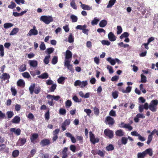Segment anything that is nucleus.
<instances>
[{"instance_id":"0eeeda50","label":"nucleus","mask_w":158,"mask_h":158,"mask_svg":"<svg viewBox=\"0 0 158 158\" xmlns=\"http://www.w3.org/2000/svg\"><path fill=\"white\" fill-rule=\"evenodd\" d=\"M51 143L50 140L48 139H44L41 141L40 144L42 147L49 145Z\"/></svg>"},{"instance_id":"603ef678","label":"nucleus","mask_w":158,"mask_h":158,"mask_svg":"<svg viewBox=\"0 0 158 158\" xmlns=\"http://www.w3.org/2000/svg\"><path fill=\"white\" fill-rule=\"evenodd\" d=\"M11 94L13 96H15L17 93V91L15 88L12 87L10 89Z\"/></svg>"},{"instance_id":"473e14b6","label":"nucleus","mask_w":158,"mask_h":158,"mask_svg":"<svg viewBox=\"0 0 158 158\" xmlns=\"http://www.w3.org/2000/svg\"><path fill=\"white\" fill-rule=\"evenodd\" d=\"M4 47L2 45H0V56L2 57L4 56Z\"/></svg>"},{"instance_id":"338daca9","label":"nucleus","mask_w":158,"mask_h":158,"mask_svg":"<svg viewBox=\"0 0 158 158\" xmlns=\"http://www.w3.org/2000/svg\"><path fill=\"white\" fill-rule=\"evenodd\" d=\"M40 48L41 50H44L45 49V45L44 42L41 43L40 46Z\"/></svg>"},{"instance_id":"774afa93","label":"nucleus","mask_w":158,"mask_h":158,"mask_svg":"<svg viewBox=\"0 0 158 158\" xmlns=\"http://www.w3.org/2000/svg\"><path fill=\"white\" fill-rule=\"evenodd\" d=\"M70 149L73 152H75L76 151V147L74 145H71L70 146Z\"/></svg>"},{"instance_id":"37998d69","label":"nucleus","mask_w":158,"mask_h":158,"mask_svg":"<svg viewBox=\"0 0 158 158\" xmlns=\"http://www.w3.org/2000/svg\"><path fill=\"white\" fill-rule=\"evenodd\" d=\"M70 19H72V22H77V17L73 15H71Z\"/></svg>"},{"instance_id":"f257e3e1","label":"nucleus","mask_w":158,"mask_h":158,"mask_svg":"<svg viewBox=\"0 0 158 158\" xmlns=\"http://www.w3.org/2000/svg\"><path fill=\"white\" fill-rule=\"evenodd\" d=\"M40 20L44 22L45 23L48 24L51 22H53V17L51 16L43 15L41 16Z\"/></svg>"},{"instance_id":"e433bc0d","label":"nucleus","mask_w":158,"mask_h":158,"mask_svg":"<svg viewBox=\"0 0 158 158\" xmlns=\"http://www.w3.org/2000/svg\"><path fill=\"white\" fill-rule=\"evenodd\" d=\"M124 128L127 129L129 131L132 130L133 129L132 127L129 124H125Z\"/></svg>"},{"instance_id":"bb28decb","label":"nucleus","mask_w":158,"mask_h":158,"mask_svg":"<svg viewBox=\"0 0 158 158\" xmlns=\"http://www.w3.org/2000/svg\"><path fill=\"white\" fill-rule=\"evenodd\" d=\"M116 1L114 0H110L109 2V3L106 6L107 8H111L114 4Z\"/></svg>"},{"instance_id":"412c9836","label":"nucleus","mask_w":158,"mask_h":158,"mask_svg":"<svg viewBox=\"0 0 158 158\" xmlns=\"http://www.w3.org/2000/svg\"><path fill=\"white\" fill-rule=\"evenodd\" d=\"M145 155L146 154H148L150 156H152L153 155V152L152 149L151 148H149L146 149L144 151Z\"/></svg>"},{"instance_id":"c9c22d12","label":"nucleus","mask_w":158,"mask_h":158,"mask_svg":"<svg viewBox=\"0 0 158 158\" xmlns=\"http://www.w3.org/2000/svg\"><path fill=\"white\" fill-rule=\"evenodd\" d=\"M129 36V34L127 32H124L120 36V38L122 39L123 38H127Z\"/></svg>"},{"instance_id":"72a5a7b5","label":"nucleus","mask_w":158,"mask_h":158,"mask_svg":"<svg viewBox=\"0 0 158 158\" xmlns=\"http://www.w3.org/2000/svg\"><path fill=\"white\" fill-rule=\"evenodd\" d=\"M141 81L139 82V83H145L147 81V78L143 74H141Z\"/></svg>"},{"instance_id":"1a4fd4ad","label":"nucleus","mask_w":158,"mask_h":158,"mask_svg":"<svg viewBox=\"0 0 158 158\" xmlns=\"http://www.w3.org/2000/svg\"><path fill=\"white\" fill-rule=\"evenodd\" d=\"M70 123V120L69 119H66L63 123L61 127L63 131H64L66 130V126L69 125Z\"/></svg>"},{"instance_id":"6e6d98bb","label":"nucleus","mask_w":158,"mask_h":158,"mask_svg":"<svg viewBox=\"0 0 158 158\" xmlns=\"http://www.w3.org/2000/svg\"><path fill=\"white\" fill-rule=\"evenodd\" d=\"M94 114L96 115H98L99 114V109L96 107H95L94 108Z\"/></svg>"},{"instance_id":"9d476101","label":"nucleus","mask_w":158,"mask_h":158,"mask_svg":"<svg viewBox=\"0 0 158 158\" xmlns=\"http://www.w3.org/2000/svg\"><path fill=\"white\" fill-rule=\"evenodd\" d=\"M27 138H19L18 141V145L20 146L23 145L27 141Z\"/></svg>"},{"instance_id":"6ab92c4d","label":"nucleus","mask_w":158,"mask_h":158,"mask_svg":"<svg viewBox=\"0 0 158 158\" xmlns=\"http://www.w3.org/2000/svg\"><path fill=\"white\" fill-rule=\"evenodd\" d=\"M107 22L106 20H101L99 23V26L101 27H105L107 24Z\"/></svg>"},{"instance_id":"6e6552de","label":"nucleus","mask_w":158,"mask_h":158,"mask_svg":"<svg viewBox=\"0 0 158 158\" xmlns=\"http://www.w3.org/2000/svg\"><path fill=\"white\" fill-rule=\"evenodd\" d=\"M38 31L36 29V27L35 26H33V28L31 29L28 32V35L30 36L32 35H36L38 34Z\"/></svg>"},{"instance_id":"423d86ee","label":"nucleus","mask_w":158,"mask_h":158,"mask_svg":"<svg viewBox=\"0 0 158 158\" xmlns=\"http://www.w3.org/2000/svg\"><path fill=\"white\" fill-rule=\"evenodd\" d=\"M70 61H66L65 62H64V66H66L72 73H73L74 70L73 68L72 65L70 64Z\"/></svg>"},{"instance_id":"5701e85b","label":"nucleus","mask_w":158,"mask_h":158,"mask_svg":"<svg viewBox=\"0 0 158 158\" xmlns=\"http://www.w3.org/2000/svg\"><path fill=\"white\" fill-rule=\"evenodd\" d=\"M48 77V74L47 73H42L40 75H39L37 77L40 78L44 79L47 78Z\"/></svg>"},{"instance_id":"0e129e2a","label":"nucleus","mask_w":158,"mask_h":158,"mask_svg":"<svg viewBox=\"0 0 158 158\" xmlns=\"http://www.w3.org/2000/svg\"><path fill=\"white\" fill-rule=\"evenodd\" d=\"M118 45L121 47H123L124 48H127L129 46V45L128 44H124L122 42L119 43L118 44Z\"/></svg>"},{"instance_id":"aec40b11","label":"nucleus","mask_w":158,"mask_h":158,"mask_svg":"<svg viewBox=\"0 0 158 158\" xmlns=\"http://www.w3.org/2000/svg\"><path fill=\"white\" fill-rule=\"evenodd\" d=\"M20 120V118L18 116H15L12 120V122L14 123H19Z\"/></svg>"},{"instance_id":"a18cd8bd","label":"nucleus","mask_w":158,"mask_h":158,"mask_svg":"<svg viewBox=\"0 0 158 158\" xmlns=\"http://www.w3.org/2000/svg\"><path fill=\"white\" fill-rule=\"evenodd\" d=\"M74 40V38L72 34H70L68 37V41L70 43L73 42Z\"/></svg>"},{"instance_id":"2eb2a0df","label":"nucleus","mask_w":158,"mask_h":158,"mask_svg":"<svg viewBox=\"0 0 158 158\" xmlns=\"http://www.w3.org/2000/svg\"><path fill=\"white\" fill-rule=\"evenodd\" d=\"M10 131L12 132H14L16 135H19L21 133V130L19 128H18L16 129L15 128H12L10 129Z\"/></svg>"},{"instance_id":"69168bd1","label":"nucleus","mask_w":158,"mask_h":158,"mask_svg":"<svg viewBox=\"0 0 158 158\" xmlns=\"http://www.w3.org/2000/svg\"><path fill=\"white\" fill-rule=\"evenodd\" d=\"M109 115L112 116H116V114L115 111L113 110H111L109 112Z\"/></svg>"},{"instance_id":"13d9d810","label":"nucleus","mask_w":158,"mask_h":158,"mask_svg":"<svg viewBox=\"0 0 158 158\" xmlns=\"http://www.w3.org/2000/svg\"><path fill=\"white\" fill-rule=\"evenodd\" d=\"M10 3L11 4L8 6V7L9 8L12 9L16 7V5L15 3L12 1L10 2Z\"/></svg>"},{"instance_id":"c85d7f7f","label":"nucleus","mask_w":158,"mask_h":158,"mask_svg":"<svg viewBox=\"0 0 158 158\" xmlns=\"http://www.w3.org/2000/svg\"><path fill=\"white\" fill-rule=\"evenodd\" d=\"M56 84H53L51 86L49 89L48 92H53L56 88Z\"/></svg>"},{"instance_id":"f03ea898","label":"nucleus","mask_w":158,"mask_h":158,"mask_svg":"<svg viewBox=\"0 0 158 158\" xmlns=\"http://www.w3.org/2000/svg\"><path fill=\"white\" fill-rule=\"evenodd\" d=\"M104 134L106 137L110 139H111L114 137V132L112 130L109 129H105L104 131Z\"/></svg>"},{"instance_id":"bf43d9fd","label":"nucleus","mask_w":158,"mask_h":158,"mask_svg":"<svg viewBox=\"0 0 158 158\" xmlns=\"http://www.w3.org/2000/svg\"><path fill=\"white\" fill-rule=\"evenodd\" d=\"M102 44L106 45H110V43L107 40H103L101 42Z\"/></svg>"},{"instance_id":"b1692460","label":"nucleus","mask_w":158,"mask_h":158,"mask_svg":"<svg viewBox=\"0 0 158 158\" xmlns=\"http://www.w3.org/2000/svg\"><path fill=\"white\" fill-rule=\"evenodd\" d=\"M25 83L24 81L22 79L18 80L17 82V85L19 87L24 86Z\"/></svg>"},{"instance_id":"4468645a","label":"nucleus","mask_w":158,"mask_h":158,"mask_svg":"<svg viewBox=\"0 0 158 158\" xmlns=\"http://www.w3.org/2000/svg\"><path fill=\"white\" fill-rule=\"evenodd\" d=\"M108 39L111 41H114L116 40V37L114 34L111 32H110L108 34Z\"/></svg>"},{"instance_id":"3c124183","label":"nucleus","mask_w":158,"mask_h":158,"mask_svg":"<svg viewBox=\"0 0 158 158\" xmlns=\"http://www.w3.org/2000/svg\"><path fill=\"white\" fill-rule=\"evenodd\" d=\"M73 99L76 102H80L81 101V99H79L76 95L74 96L73 97Z\"/></svg>"},{"instance_id":"f704fd0d","label":"nucleus","mask_w":158,"mask_h":158,"mask_svg":"<svg viewBox=\"0 0 158 158\" xmlns=\"http://www.w3.org/2000/svg\"><path fill=\"white\" fill-rule=\"evenodd\" d=\"M6 115L8 118H11L14 115V114L12 111H8L6 112Z\"/></svg>"},{"instance_id":"f3484780","label":"nucleus","mask_w":158,"mask_h":158,"mask_svg":"<svg viewBox=\"0 0 158 158\" xmlns=\"http://www.w3.org/2000/svg\"><path fill=\"white\" fill-rule=\"evenodd\" d=\"M29 63L30 66L33 67H37L38 65V62L35 60H29Z\"/></svg>"},{"instance_id":"c756f323","label":"nucleus","mask_w":158,"mask_h":158,"mask_svg":"<svg viewBox=\"0 0 158 158\" xmlns=\"http://www.w3.org/2000/svg\"><path fill=\"white\" fill-rule=\"evenodd\" d=\"M26 69V66L25 64L21 65L19 68V70L20 72H23Z\"/></svg>"},{"instance_id":"de8ad7c7","label":"nucleus","mask_w":158,"mask_h":158,"mask_svg":"<svg viewBox=\"0 0 158 158\" xmlns=\"http://www.w3.org/2000/svg\"><path fill=\"white\" fill-rule=\"evenodd\" d=\"M87 26L86 24H85L83 26L81 25H78L76 27V29L79 30H83L84 28H86Z\"/></svg>"},{"instance_id":"e2e57ef3","label":"nucleus","mask_w":158,"mask_h":158,"mask_svg":"<svg viewBox=\"0 0 158 158\" xmlns=\"http://www.w3.org/2000/svg\"><path fill=\"white\" fill-rule=\"evenodd\" d=\"M35 87V84H34L33 85L30 86L29 87V89L30 91V94H32L34 91V89Z\"/></svg>"},{"instance_id":"393cba45","label":"nucleus","mask_w":158,"mask_h":158,"mask_svg":"<svg viewBox=\"0 0 158 158\" xmlns=\"http://www.w3.org/2000/svg\"><path fill=\"white\" fill-rule=\"evenodd\" d=\"M81 7L83 10H89L92 9L91 7H90L88 5L85 4H82Z\"/></svg>"},{"instance_id":"dca6fc26","label":"nucleus","mask_w":158,"mask_h":158,"mask_svg":"<svg viewBox=\"0 0 158 158\" xmlns=\"http://www.w3.org/2000/svg\"><path fill=\"white\" fill-rule=\"evenodd\" d=\"M10 77L9 74L6 73H3L0 77L1 79L4 80L9 79Z\"/></svg>"},{"instance_id":"a19ab883","label":"nucleus","mask_w":158,"mask_h":158,"mask_svg":"<svg viewBox=\"0 0 158 158\" xmlns=\"http://www.w3.org/2000/svg\"><path fill=\"white\" fill-rule=\"evenodd\" d=\"M121 143L125 145L127 143V139L126 137H122L121 139Z\"/></svg>"},{"instance_id":"09e8293b","label":"nucleus","mask_w":158,"mask_h":158,"mask_svg":"<svg viewBox=\"0 0 158 158\" xmlns=\"http://www.w3.org/2000/svg\"><path fill=\"white\" fill-rule=\"evenodd\" d=\"M59 114L62 115H65L66 113V110L62 108H60L59 110Z\"/></svg>"},{"instance_id":"20e7f679","label":"nucleus","mask_w":158,"mask_h":158,"mask_svg":"<svg viewBox=\"0 0 158 158\" xmlns=\"http://www.w3.org/2000/svg\"><path fill=\"white\" fill-rule=\"evenodd\" d=\"M157 130L156 129H154L150 135H148V140L147 141V143L149 145L150 144L151 142L152 141V138L153 135L155 134H156V135H157Z\"/></svg>"},{"instance_id":"c03bdc74","label":"nucleus","mask_w":158,"mask_h":158,"mask_svg":"<svg viewBox=\"0 0 158 158\" xmlns=\"http://www.w3.org/2000/svg\"><path fill=\"white\" fill-rule=\"evenodd\" d=\"M145 156V155L144 151L142 152H139L137 154V158H143Z\"/></svg>"},{"instance_id":"ddd939ff","label":"nucleus","mask_w":158,"mask_h":158,"mask_svg":"<svg viewBox=\"0 0 158 158\" xmlns=\"http://www.w3.org/2000/svg\"><path fill=\"white\" fill-rule=\"evenodd\" d=\"M68 151V148L67 147H64L63 149L61 154L62 155V158H67L68 156V154L67 152Z\"/></svg>"},{"instance_id":"a211bd4d","label":"nucleus","mask_w":158,"mask_h":158,"mask_svg":"<svg viewBox=\"0 0 158 158\" xmlns=\"http://www.w3.org/2000/svg\"><path fill=\"white\" fill-rule=\"evenodd\" d=\"M132 87L131 86H127L126 87V89L124 90V89H122V90H120V89L119 90L121 91L123 93H129L131 91Z\"/></svg>"},{"instance_id":"58836bf2","label":"nucleus","mask_w":158,"mask_h":158,"mask_svg":"<svg viewBox=\"0 0 158 158\" xmlns=\"http://www.w3.org/2000/svg\"><path fill=\"white\" fill-rule=\"evenodd\" d=\"M50 57V55H48V56H46L44 60V62L46 64H48L49 62V59Z\"/></svg>"},{"instance_id":"cd10ccee","label":"nucleus","mask_w":158,"mask_h":158,"mask_svg":"<svg viewBox=\"0 0 158 158\" xmlns=\"http://www.w3.org/2000/svg\"><path fill=\"white\" fill-rule=\"evenodd\" d=\"M19 31V29L18 28H15L10 32V35H14L16 34Z\"/></svg>"},{"instance_id":"2f4dec72","label":"nucleus","mask_w":158,"mask_h":158,"mask_svg":"<svg viewBox=\"0 0 158 158\" xmlns=\"http://www.w3.org/2000/svg\"><path fill=\"white\" fill-rule=\"evenodd\" d=\"M13 24L11 23H6L4 24L3 27L5 29H8L12 27Z\"/></svg>"},{"instance_id":"864d4df0","label":"nucleus","mask_w":158,"mask_h":158,"mask_svg":"<svg viewBox=\"0 0 158 158\" xmlns=\"http://www.w3.org/2000/svg\"><path fill=\"white\" fill-rule=\"evenodd\" d=\"M99 21V19H97L96 18H94L91 22V24L93 25H97Z\"/></svg>"},{"instance_id":"052dcab7","label":"nucleus","mask_w":158,"mask_h":158,"mask_svg":"<svg viewBox=\"0 0 158 158\" xmlns=\"http://www.w3.org/2000/svg\"><path fill=\"white\" fill-rule=\"evenodd\" d=\"M117 33L118 34H120L122 32V29L121 26H117Z\"/></svg>"},{"instance_id":"7c9ffc66","label":"nucleus","mask_w":158,"mask_h":158,"mask_svg":"<svg viewBox=\"0 0 158 158\" xmlns=\"http://www.w3.org/2000/svg\"><path fill=\"white\" fill-rule=\"evenodd\" d=\"M149 109L153 112H155L156 111L157 107V106H153L152 105L150 104L149 106Z\"/></svg>"},{"instance_id":"5fc2aeb1","label":"nucleus","mask_w":158,"mask_h":158,"mask_svg":"<svg viewBox=\"0 0 158 158\" xmlns=\"http://www.w3.org/2000/svg\"><path fill=\"white\" fill-rule=\"evenodd\" d=\"M23 76L25 78H29L31 76L27 72H25L22 73Z\"/></svg>"},{"instance_id":"8fccbe9b","label":"nucleus","mask_w":158,"mask_h":158,"mask_svg":"<svg viewBox=\"0 0 158 158\" xmlns=\"http://www.w3.org/2000/svg\"><path fill=\"white\" fill-rule=\"evenodd\" d=\"M58 57L56 56H54L52 59V63L53 64H55L57 63L58 62Z\"/></svg>"},{"instance_id":"9b49d317","label":"nucleus","mask_w":158,"mask_h":158,"mask_svg":"<svg viewBox=\"0 0 158 158\" xmlns=\"http://www.w3.org/2000/svg\"><path fill=\"white\" fill-rule=\"evenodd\" d=\"M38 135L37 133L32 134L30 138L31 142L33 143H35L37 142L35 140L38 138Z\"/></svg>"},{"instance_id":"39448f33","label":"nucleus","mask_w":158,"mask_h":158,"mask_svg":"<svg viewBox=\"0 0 158 158\" xmlns=\"http://www.w3.org/2000/svg\"><path fill=\"white\" fill-rule=\"evenodd\" d=\"M72 57V53L69 50H67L66 51L65 54V59L64 62L66 61H70Z\"/></svg>"},{"instance_id":"a878e982","label":"nucleus","mask_w":158,"mask_h":158,"mask_svg":"<svg viewBox=\"0 0 158 158\" xmlns=\"http://www.w3.org/2000/svg\"><path fill=\"white\" fill-rule=\"evenodd\" d=\"M19 154V151L18 150H16L14 151L12 153V156L14 158L17 157Z\"/></svg>"},{"instance_id":"7ed1b4c3","label":"nucleus","mask_w":158,"mask_h":158,"mask_svg":"<svg viewBox=\"0 0 158 158\" xmlns=\"http://www.w3.org/2000/svg\"><path fill=\"white\" fill-rule=\"evenodd\" d=\"M89 138L90 141L94 144L99 141L98 138V137L95 138L94 134L91 131L89 132Z\"/></svg>"},{"instance_id":"ea45409f","label":"nucleus","mask_w":158,"mask_h":158,"mask_svg":"<svg viewBox=\"0 0 158 158\" xmlns=\"http://www.w3.org/2000/svg\"><path fill=\"white\" fill-rule=\"evenodd\" d=\"M118 92L117 91H115L112 93V95L114 99H116L117 98L118 95Z\"/></svg>"},{"instance_id":"680f3d73","label":"nucleus","mask_w":158,"mask_h":158,"mask_svg":"<svg viewBox=\"0 0 158 158\" xmlns=\"http://www.w3.org/2000/svg\"><path fill=\"white\" fill-rule=\"evenodd\" d=\"M65 78L63 77H59L57 80L59 84H62L64 81Z\"/></svg>"},{"instance_id":"79ce46f5","label":"nucleus","mask_w":158,"mask_h":158,"mask_svg":"<svg viewBox=\"0 0 158 158\" xmlns=\"http://www.w3.org/2000/svg\"><path fill=\"white\" fill-rule=\"evenodd\" d=\"M70 4L71 6L73 9L75 10L77 9V6L76 5V3L74 0H73L72 1L70 2Z\"/></svg>"},{"instance_id":"49530a36","label":"nucleus","mask_w":158,"mask_h":158,"mask_svg":"<svg viewBox=\"0 0 158 158\" xmlns=\"http://www.w3.org/2000/svg\"><path fill=\"white\" fill-rule=\"evenodd\" d=\"M65 104L66 107L69 108L72 105V102L70 100H68L65 102Z\"/></svg>"},{"instance_id":"4be33fe9","label":"nucleus","mask_w":158,"mask_h":158,"mask_svg":"<svg viewBox=\"0 0 158 158\" xmlns=\"http://www.w3.org/2000/svg\"><path fill=\"white\" fill-rule=\"evenodd\" d=\"M116 135L118 136H122L124 135V133L122 130H117L115 132Z\"/></svg>"},{"instance_id":"f8f14e48","label":"nucleus","mask_w":158,"mask_h":158,"mask_svg":"<svg viewBox=\"0 0 158 158\" xmlns=\"http://www.w3.org/2000/svg\"><path fill=\"white\" fill-rule=\"evenodd\" d=\"M105 122L106 123L107 122L108 125L111 126L113 125L114 123L113 118L109 116L106 117Z\"/></svg>"},{"instance_id":"4c0bfd02","label":"nucleus","mask_w":158,"mask_h":158,"mask_svg":"<svg viewBox=\"0 0 158 158\" xmlns=\"http://www.w3.org/2000/svg\"><path fill=\"white\" fill-rule=\"evenodd\" d=\"M114 149V147L112 144H109L106 147V149L107 151H109L113 150Z\"/></svg>"},{"instance_id":"4d7b16f0","label":"nucleus","mask_w":158,"mask_h":158,"mask_svg":"<svg viewBox=\"0 0 158 158\" xmlns=\"http://www.w3.org/2000/svg\"><path fill=\"white\" fill-rule=\"evenodd\" d=\"M158 104V100L156 99L152 100L150 103L151 105H152L154 106H157V105Z\"/></svg>"}]
</instances>
